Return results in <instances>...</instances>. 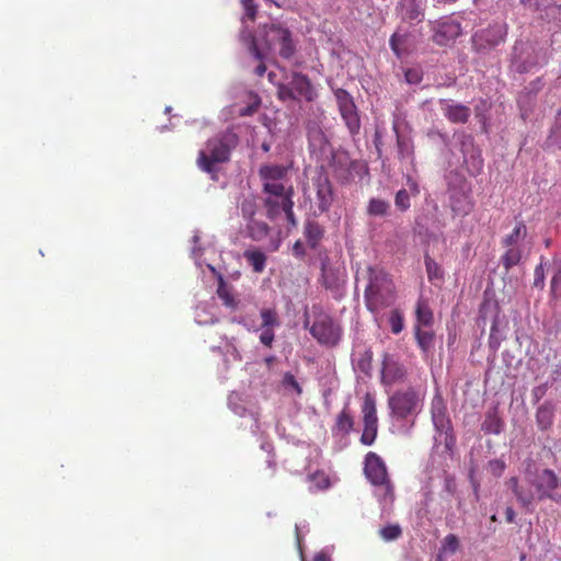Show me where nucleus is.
<instances>
[{"mask_svg":"<svg viewBox=\"0 0 561 561\" xmlns=\"http://www.w3.org/2000/svg\"><path fill=\"white\" fill-rule=\"evenodd\" d=\"M526 484H522L517 477H512L506 481L518 504L527 512H533L535 502H541L547 499L558 501L556 491L560 488V479L551 469L529 471L525 476Z\"/></svg>","mask_w":561,"mask_h":561,"instance_id":"f257e3e1","label":"nucleus"},{"mask_svg":"<svg viewBox=\"0 0 561 561\" xmlns=\"http://www.w3.org/2000/svg\"><path fill=\"white\" fill-rule=\"evenodd\" d=\"M364 298L367 309L371 312H378L394 301L393 282L382 268H368V285L365 288Z\"/></svg>","mask_w":561,"mask_h":561,"instance_id":"f03ea898","label":"nucleus"},{"mask_svg":"<svg viewBox=\"0 0 561 561\" xmlns=\"http://www.w3.org/2000/svg\"><path fill=\"white\" fill-rule=\"evenodd\" d=\"M236 145L237 137L232 134H222L208 139L205 148L198 152L197 167L216 179V164L228 162Z\"/></svg>","mask_w":561,"mask_h":561,"instance_id":"7ed1b4c3","label":"nucleus"},{"mask_svg":"<svg viewBox=\"0 0 561 561\" xmlns=\"http://www.w3.org/2000/svg\"><path fill=\"white\" fill-rule=\"evenodd\" d=\"M288 82H277V99L282 102L306 101L313 102L317 98V91L309 77L300 71H291Z\"/></svg>","mask_w":561,"mask_h":561,"instance_id":"20e7f679","label":"nucleus"},{"mask_svg":"<svg viewBox=\"0 0 561 561\" xmlns=\"http://www.w3.org/2000/svg\"><path fill=\"white\" fill-rule=\"evenodd\" d=\"M364 472L371 484L379 488L385 501L394 500L393 484L389 479L385 461L374 451H369L365 457Z\"/></svg>","mask_w":561,"mask_h":561,"instance_id":"39448f33","label":"nucleus"},{"mask_svg":"<svg viewBox=\"0 0 561 561\" xmlns=\"http://www.w3.org/2000/svg\"><path fill=\"white\" fill-rule=\"evenodd\" d=\"M527 236V227L524 221H517L514 229L506 234L501 243L505 249L501 256V264L506 271L516 266L523 257V249L520 242Z\"/></svg>","mask_w":561,"mask_h":561,"instance_id":"423d86ee","label":"nucleus"},{"mask_svg":"<svg viewBox=\"0 0 561 561\" xmlns=\"http://www.w3.org/2000/svg\"><path fill=\"white\" fill-rule=\"evenodd\" d=\"M421 401L420 393L414 388L409 387L390 396L388 404L392 416L397 420H407L417 413Z\"/></svg>","mask_w":561,"mask_h":561,"instance_id":"0eeeda50","label":"nucleus"},{"mask_svg":"<svg viewBox=\"0 0 561 561\" xmlns=\"http://www.w3.org/2000/svg\"><path fill=\"white\" fill-rule=\"evenodd\" d=\"M310 334L321 344L329 347L336 346L342 336L341 325L325 313L319 312L309 329Z\"/></svg>","mask_w":561,"mask_h":561,"instance_id":"6e6552de","label":"nucleus"},{"mask_svg":"<svg viewBox=\"0 0 561 561\" xmlns=\"http://www.w3.org/2000/svg\"><path fill=\"white\" fill-rule=\"evenodd\" d=\"M320 260V283L327 290H330L335 298H339L342 295V289L345 284L346 268L339 262H332L327 254L321 255Z\"/></svg>","mask_w":561,"mask_h":561,"instance_id":"1a4fd4ad","label":"nucleus"},{"mask_svg":"<svg viewBox=\"0 0 561 561\" xmlns=\"http://www.w3.org/2000/svg\"><path fill=\"white\" fill-rule=\"evenodd\" d=\"M266 44L270 48H278V55L289 60L296 54V44L291 32L280 24H271L265 26Z\"/></svg>","mask_w":561,"mask_h":561,"instance_id":"9d476101","label":"nucleus"},{"mask_svg":"<svg viewBox=\"0 0 561 561\" xmlns=\"http://www.w3.org/2000/svg\"><path fill=\"white\" fill-rule=\"evenodd\" d=\"M507 34L504 23H494L486 28L480 30L472 36V45L479 53H486L503 43Z\"/></svg>","mask_w":561,"mask_h":561,"instance_id":"9b49d317","label":"nucleus"},{"mask_svg":"<svg viewBox=\"0 0 561 561\" xmlns=\"http://www.w3.org/2000/svg\"><path fill=\"white\" fill-rule=\"evenodd\" d=\"M334 95L337 102L340 114L352 135L360 129V119L352 95L344 89H336Z\"/></svg>","mask_w":561,"mask_h":561,"instance_id":"f8f14e48","label":"nucleus"},{"mask_svg":"<svg viewBox=\"0 0 561 561\" xmlns=\"http://www.w3.org/2000/svg\"><path fill=\"white\" fill-rule=\"evenodd\" d=\"M461 34V25L458 21L447 18L436 23L433 39L438 45H446L449 41Z\"/></svg>","mask_w":561,"mask_h":561,"instance_id":"ddd939ff","label":"nucleus"},{"mask_svg":"<svg viewBox=\"0 0 561 561\" xmlns=\"http://www.w3.org/2000/svg\"><path fill=\"white\" fill-rule=\"evenodd\" d=\"M359 165L360 163L358 161L352 160L345 152L335 153L332 157L331 167L335 176L341 182H350L353 180V170Z\"/></svg>","mask_w":561,"mask_h":561,"instance_id":"4468645a","label":"nucleus"},{"mask_svg":"<svg viewBox=\"0 0 561 561\" xmlns=\"http://www.w3.org/2000/svg\"><path fill=\"white\" fill-rule=\"evenodd\" d=\"M407 370L404 366L391 355L385 354L382 358L381 381L383 385H393L403 381Z\"/></svg>","mask_w":561,"mask_h":561,"instance_id":"2eb2a0df","label":"nucleus"},{"mask_svg":"<svg viewBox=\"0 0 561 561\" xmlns=\"http://www.w3.org/2000/svg\"><path fill=\"white\" fill-rule=\"evenodd\" d=\"M314 186L318 209L321 213H325L330 209L334 201L332 183L328 176L321 175L316 180Z\"/></svg>","mask_w":561,"mask_h":561,"instance_id":"dca6fc26","label":"nucleus"},{"mask_svg":"<svg viewBox=\"0 0 561 561\" xmlns=\"http://www.w3.org/2000/svg\"><path fill=\"white\" fill-rule=\"evenodd\" d=\"M401 20L410 24L421 22L424 18L423 9L416 0H400L398 4Z\"/></svg>","mask_w":561,"mask_h":561,"instance_id":"f3484780","label":"nucleus"},{"mask_svg":"<svg viewBox=\"0 0 561 561\" xmlns=\"http://www.w3.org/2000/svg\"><path fill=\"white\" fill-rule=\"evenodd\" d=\"M439 103L443 106L444 115L447 119L454 124H465L470 117V108L462 104H448L446 100H440Z\"/></svg>","mask_w":561,"mask_h":561,"instance_id":"a211bd4d","label":"nucleus"},{"mask_svg":"<svg viewBox=\"0 0 561 561\" xmlns=\"http://www.w3.org/2000/svg\"><path fill=\"white\" fill-rule=\"evenodd\" d=\"M354 423V416L350 410V407L348 404H345L335 419L332 433L335 435H347L353 430Z\"/></svg>","mask_w":561,"mask_h":561,"instance_id":"6ab92c4d","label":"nucleus"},{"mask_svg":"<svg viewBox=\"0 0 561 561\" xmlns=\"http://www.w3.org/2000/svg\"><path fill=\"white\" fill-rule=\"evenodd\" d=\"M503 428V420L500 416L499 408L493 407L485 413L484 421L481 424V430L485 434L499 435Z\"/></svg>","mask_w":561,"mask_h":561,"instance_id":"aec40b11","label":"nucleus"},{"mask_svg":"<svg viewBox=\"0 0 561 561\" xmlns=\"http://www.w3.org/2000/svg\"><path fill=\"white\" fill-rule=\"evenodd\" d=\"M363 424L378 426V416L376 408V399L374 394L367 392L364 396L362 404Z\"/></svg>","mask_w":561,"mask_h":561,"instance_id":"412c9836","label":"nucleus"},{"mask_svg":"<svg viewBox=\"0 0 561 561\" xmlns=\"http://www.w3.org/2000/svg\"><path fill=\"white\" fill-rule=\"evenodd\" d=\"M554 419V408L550 402H543L536 410V423L540 431H548Z\"/></svg>","mask_w":561,"mask_h":561,"instance_id":"4be33fe9","label":"nucleus"},{"mask_svg":"<svg viewBox=\"0 0 561 561\" xmlns=\"http://www.w3.org/2000/svg\"><path fill=\"white\" fill-rule=\"evenodd\" d=\"M287 173L288 168L282 164H263L259 169V175L262 181H284Z\"/></svg>","mask_w":561,"mask_h":561,"instance_id":"5701e85b","label":"nucleus"},{"mask_svg":"<svg viewBox=\"0 0 561 561\" xmlns=\"http://www.w3.org/2000/svg\"><path fill=\"white\" fill-rule=\"evenodd\" d=\"M432 419L435 427L440 432H446L450 427L449 419L446 414V408L440 400L433 401Z\"/></svg>","mask_w":561,"mask_h":561,"instance_id":"b1692460","label":"nucleus"},{"mask_svg":"<svg viewBox=\"0 0 561 561\" xmlns=\"http://www.w3.org/2000/svg\"><path fill=\"white\" fill-rule=\"evenodd\" d=\"M415 339L423 354H430L434 348L435 334L433 331L421 330L420 327L414 329Z\"/></svg>","mask_w":561,"mask_h":561,"instance_id":"393cba45","label":"nucleus"},{"mask_svg":"<svg viewBox=\"0 0 561 561\" xmlns=\"http://www.w3.org/2000/svg\"><path fill=\"white\" fill-rule=\"evenodd\" d=\"M304 233L310 248L314 249L323 238L324 230L317 221L309 220L305 225Z\"/></svg>","mask_w":561,"mask_h":561,"instance_id":"a878e982","label":"nucleus"},{"mask_svg":"<svg viewBox=\"0 0 561 561\" xmlns=\"http://www.w3.org/2000/svg\"><path fill=\"white\" fill-rule=\"evenodd\" d=\"M415 316L419 325L430 327L433 323L434 317L428 302L420 298L415 307Z\"/></svg>","mask_w":561,"mask_h":561,"instance_id":"bb28decb","label":"nucleus"},{"mask_svg":"<svg viewBox=\"0 0 561 561\" xmlns=\"http://www.w3.org/2000/svg\"><path fill=\"white\" fill-rule=\"evenodd\" d=\"M263 192L267 194V197H283V201L286 197L293 199L294 196V187L291 185L286 186L284 183L282 184H271L263 183Z\"/></svg>","mask_w":561,"mask_h":561,"instance_id":"cd10ccee","label":"nucleus"},{"mask_svg":"<svg viewBox=\"0 0 561 561\" xmlns=\"http://www.w3.org/2000/svg\"><path fill=\"white\" fill-rule=\"evenodd\" d=\"M247 262L255 273H262L266 265V255L260 250H247L243 253Z\"/></svg>","mask_w":561,"mask_h":561,"instance_id":"c85d7f7f","label":"nucleus"},{"mask_svg":"<svg viewBox=\"0 0 561 561\" xmlns=\"http://www.w3.org/2000/svg\"><path fill=\"white\" fill-rule=\"evenodd\" d=\"M390 203L381 198H370L367 205V214L373 217H385L389 214Z\"/></svg>","mask_w":561,"mask_h":561,"instance_id":"c756f323","label":"nucleus"},{"mask_svg":"<svg viewBox=\"0 0 561 561\" xmlns=\"http://www.w3.org/2000/svg\"><path fill=\"white\" fill-rule=\"evenodd\" d=\"M217 295L226 307L232 310L237 309L238 301L236 300L231 289L227 286L221 277L219 278Z\"/></svg>","mask_w":561,"mask_h":561,"instance_id":"7c9ffc66","label":"nucleus"},{"mask_svg":"<svg viewBox=\"0 0 561 561\" xmlns=\"http://www.w3.org/2000/svg\"><path fill=\"white\" fill-rule=\"evenodd\" d=\"M268 231L270 227L267 224L254 219L249 220L248 233L253 240L260 241L264 239L268 234Z\"/></svg>","mask_w":561,"mask_h":561,"instance_id":"2f4dec72","label":"nucleus"},{"mask_svg":"<svg viewBox=\"0 0 561 561\" xmlns=\"http://www.w3.org/2000/svg\"><path fill=\"white\" fill-rule=\"evenodd\" d=\"M424 264L426 268L427 278L430 282L443 280L444 279V271L440 265L432 259L428 254L424 257Z\"/></svg>","mask_w":561,"mask_h":561,"instance_id":"473e14b6","label":"nucleus"},{"mask_svg":"<svg viewBox=\"0 0 561 561\" xmlns=\"http://www.w3.org/2000/svg\"><path fill=\"white\" fill-rule=\"evenodd\" d=\"M407 34H400L398 32L393 33L389 39L390 48L398 58H401L407 53Z\"/></svg>","mask_w":561,"mask_h":561,"instance_id":"72a5a7b5","label":"nucleus"},{"mask_svg":"<svg viewBox=\"0 0 561 561\" xmlns=\"http://www.w3.org/2000/svg\"><path fill=\"white\" fill-rule=\"evenodd\" d=\"M310 491L318 492L323 491L330 486V479L323 471H316L309 476Z\"/></svg>","mask_w":561,"mask_h":561,"instance_id":"f704fd0d","label":"nucleus"},{"mask_svg":"<svg viewBox=\"0 0 561 561\" xmlns=\"http://www.w3.org/2000/svg\"><path fill=\"white\" fill-rule=\"evenodd\" d=\"M264 206L266 214L270 219L277 217L283 211V197H266L264 199Z\"/></svg>","mask_w":561,"mask_h":561,"instance_id":"c9c22d12","label":"nucleus"},{"mask_svg":"<svg viewBox=\"0 0 561 561\" xmlns=\"http://www.w3.org/2000/svg\"><path fill=\"white\" fill-rule=\"evenodd\" d=\"M379 535L385 541H393L402 536V528L399 524H388L379 529Z\"/></svg>","mask_w":561,"mask_h":561,"instance_id":"e433bc0d","label":"nucleus"},{"mask_svg":"<svg viewBox=\"0 0 561 561\" xmlns=\"http://www.w3.org/2000/svg\"><path fill=\"white\" fill-rule=\"evenodd\" d=\"M397 135V146H398V154L400 159H405L413 154V145L410 139H405L401 137L398 133V128L393 127Z\"/></svg>","mask_w":561,"mask_h":561,"instance_id":"4c0bfd02","label":"nucleus"},{"mask_svg":"<svg viewBox=\"0 0 561 561\" xmlns=\"http://www.w3.org/2000/svg\"><path fill=\"white\" fill-rule=\"evenodd\" d=\"M389 324L393 334H399L404 328V317L399 309H394L390 312Z\"/></svg>","mask_w":561,"mask_h":561,"instance_id":"58836bf2","label":"nucleus"},{"mask_svg":"<svg viewBox=\"0 0 561 561\" xmlns=\"http://www.w3.org/2000/svg\"><path fill=\"white\" fill-rule=\"evenodd\" d=\"M242 8L244 10V14L242 16V23L245 24L247 21L254 22L257 15L259 7L254 2V0H240Z\"/></svg>","mask_w":561,"mask_h":561,"instance_id":"ea45409f","label":"nucleus"},{"mask_svg":"<svg viewBox=\"0 0 561 561\" xmlns=\"http://www.w3.org/2000/svg\"><path fill=\"white\" fill-rule=\"evenodd\" d=\"M262 328H271L279 324L277 312L274 309H262L260 312Z\"/></svg>","mask_w":561,"mask_h":561,"instance_id":"a19ab883","label":"nucleus"},{"mask_svg":"<svg viewBox=\"0 0 561 561\" xmlns=\"http://www.w3.org/2000/svg\"><path fill=\"white\" fill-rule=\"evenodd\" d=\"M394 205L400 211H407L411 207L410 193L405 188L397 192Z\"/></svg>","mask_w":561,"mask_h":561,"instance_id":"79ce46f5","label":"nucleus"},{"mask_svg":"<svg viewBox=\"0 0 561 561\" xmlns=\"http://www.w3.org/2000/svg\"><path fill=\"white\" fill-rule=\"evenodd\" d=\"M459 546L458 537L454 534H449L442 541V551L453 554L459 549Z\"/></svg>","mask_w":561,"mask_h":561,"instance_id":"37998d69","label":"nucleus"},{"mask_svg":"<svg viewBox=\"0 0 561 561\" xmlns=\"http://www.w3.org/2000/svg\"><path fill=\"white\" fill-rule=\"evenodd\" d=\"M378 434V426L364 425V430L360 436V443L366 446H370L375 443Z\"/></svg>","mask_w":561,"mask_h":561,"instance_id":"c03bdc74","label":"nucleus"},{"mask_svg":"<svg viewBox=\"0 0 561 561\" xmlns=\"http://www.w3.org/2000/svg\"><path fill=\"white\" fill-rule=\"evenodd\" d=\"M294 202L289 197H286L283 202V211L285 213L286 219L291 227L297 226V219L294 214Z\"/></svg>","mask_w":561,"mask_h":561,"instance_id":"a18cd8bd","label":"nucleus"},{"mask_svg":"<svg viewBox=\"0 0 561 561\" xmlns=\"http://www.w3.org/2000/svg\"><path fill=\"white\" fill-rule=\"evenodd\" d=\"M404 79L409 84H419L423 79V71L420 68H408L404 71Z\"/></svg>","mask_w":561,"mask_h":561,"instance_id":"49530a36","label":"nucleus"},{"mask_svg":"<svg viewBox=\"0 0 561 561\" xmlns=\"http://www.w3.org/2000/svg\"><path fill=\"white\" fill-rule=\"evenodd\" d=\"M549 140L552 145H556L561 148V113L559 114L556 126L553 127Z\"/></svg>","mask_w":561,"mask_h":561,"instance_id":"de8ad7c7","label":"nucleus"},{"mask_svg":"<svg viewBox=\"0 0 561 561\" xmlns=\"http://www.w3.org/2000/svg\"><path fill=\"white\" fill-rule=\"evenodd\" d=\"M282 382L285 388H293L298 394L302 392L300 385L291 373H286Z\"/></svg>","mask_w":561,"mask_h":561,"instance_id":"09e8293b","label":"nucleus"},{"mask_svg":"<svg viewBox=\"0 0 561 561\" xmlns=\"http://www.w3.org/2000/svg\"><path fill=\"white\" fill-rule=\"evenodd\" d=\"M534 287L542 289L545 287V270L543 264L540 263L535 267L534 272Z\"/></svg>","mask_w":561,"mask_h":561,"instance_id":"8fccbe9b","label":"nucleus"},{"mask_svg":"<svg viewBox=\"0 0 561 561\" xmlns=\"http://www.w3.org/2000/svg\"><path fill=\"white\" fill-rule=\"evenodd\" d=\"M550 289L553 296L561 294V267H559L550 282Z\"/></svg>","mask_w":561,"mask_h":561,"instance_id":"3c124183","label":"nucleus"},{"mask_svg":"<svg viewBox=\"0 0 561 561\" xmlns=\"http://www.w3.org/2000/svg\"><path fill=\"white\" fill-rule=\"evenodd\" d=\"M262 332L260 334V342L267 347H272L275 334L273 329L271 328H262Z\"/></svg>","mask_w":561,"mask_h":561,"instance_id":"603ef678","label":"nucleus"},{"mask_svg":"<svg viewBox=\"0 0 561 561\" xmlns=\"http://www.w3.org/2000/svg\"><path fill=\"white\" fill-rule=\"evenodd\" d=\"M249 51L254 57L255 60L261 61V60L264 59V54L257 47L256 41H255L254 36H252L251 45L249 47Z\"/></svg>","mask_w":561,"mask_h":561,"instance_id":"864d4df0","label":"nucleus"},{"mask_svg":"<svg viewBox=\"0 0 561 561\" xmlns=\"http://www.w3.org/2000/svg\"><path fill=\"white\" fill-rule=\"evenodd\" d=\"M293 254L296 257L302 259L306 254L305 247L300 240H297L293 245Z\"/></svg>","mask_w":561,"mask_h":561,"instance_id":"5fc2aeb1","label":"nucleus"},{"mask_svg":"<svg viewBox=\"0 0 561 561\" xmlns=\"http://www.w3.org/2000/svg\"><path fill=\"white\" fill-rule=\"evenodd\" d=\"M254 205L249 203V204H242V213L245 217H249L250 219H253L252 216L254 215Z\"/></svg>","mask_w":561,"mask_h":561,"instance_id":"6e6d98bb","label":"nucleus"},{"mask_svg":"<svg viewBox=\"0 0 561 561\" xmlns=\"http://www.w3.org/2000/svg\"><path fill=\"white\" fill-rule=\"evenodd\" d=\"M407 183H408L411 194L417 195L420 193V188H419L416 181H414L411 176L408 178Z\"/></svg>","mask_w":561,"mask_h":561,"instance_id":"4d7b16f0","label":"nucleus"},{"mask_svg":"<svg viewBox=\"0 0 561 561\" xmlns=\"http://www.w3.org/2000/svg\"><path fill=\"white\" fill-rule=\"evenodd\" d=\"M515 518H516L515 511L513 510L512 506H507L506 510H505V519H506V522L512 524V523L515 522Z\"/></svg>","mask_w":561,"mask_h":561,"instance_id":"13d9d810","label":"nucleus"},{"mask_svg":"<svg viewBox=\"0 0 561 561\" xmlns=\"http://www.w3.org/2000/svg\"><path fill=\"white\" fill-rule=\"evenodd\" d=\"M265 72H266V66H265L264 61L261 60V61H259L257 66L255 67L254 73L257 77H263Z\"/></svg>","mask_w":561,"mask_h":561,"instance_id":"bf43d9fd","label":"nucleus"},{"mask_svg":"<svg viewBox=\"0 0 561 561\" xmlns=\"http://www.w3.org/2000/svg\"><path fill=\"white\" fill-rule=\"evenodd\" d=\"M490 465L494 470L496 469L499 471V474H501L505 469V463L502 460H493Z\"/></svg>","mask_w":561,"mask_h":561,"instance_id":"052dcab7","label":"nucleus"},{"mask_svg":"<svg viewBox=\"0 0 561 561\" xmlns=\"http://www.w3.org/2000/svg\"><path fill=\"white\" fill-rule=\"evenodd\" d=\"M312 561H330V556L324 551H320L314 554Z\"/></svg>","mask_w":561,"mask_h":561,"instance_id":"680f3d73","label":"nucleus"},{"mask_svg":"<svg viewBox=\"0 0 561 561\" xmlns=\"http://www.w3.org/2000/svg\"><path fill=\"white\" fill-rule=\"evenodd\" d=\"M254 111L255 108L249 106L247 108L241 110V115H251Z\"/></svg>","mask_w":561,"mask_h":561,"instance_id":"e2e57ef3","label":"nucleus"},{"mask_svg":"<svg viewBox=\"0 0 561 561\" xmlns=\"http://www.w3.org/2000/svg\"><path fill=\"white\" fill-rule=\"evenodd\" d=\"M433 1L438 4H450V3H455L457 0H433Z\"/></svg>","mask_w":561,"mask_h":561,"instance_id":"0e129e2a","label":"nucleus"},{"mask_svg":"<svg viewBox=\"0 0 561 561\" xmlns=\"http://www.w3.org/2000/svg\"><path fill=\"white\" fill-rule=\"evenodd\" d=\"M267 77H268V81L276 85V83H277V82H275L276 73L271 71V72H268Z\"/></svg>","mask_w":561,"mask_h":561,"instance_id":"69168bd1","label":"nucleus"},{"mask_svg":"<svg viewBox=\"0 0 561 561\" xmlns=\"http://www.w3.org/2000/svg\"><path fill=\"white\" fill-rule=\"evenodd\" d=\"M275 362V357L274 356H268L265 358V363L267 366H271L273 363Z\"/></svg>","mask_w":561,"mask_h":561,"instance_id":"338daca9","label":"nucleus"},{"mask_svg":"<svg viewBox=\"0 0 561 561\" xmlns=\"http://www.w3.org/2000/svg\"><path fill=\"white\" fill-rule=\"evenodd\" d=\"M263 183H271V184H282L283 181H278V180H272V181H262Z\"/></svg>","mask_w":561,"mask_h":561,"instance_id":"774afa93","label":"nucleus"}]
</instances>
